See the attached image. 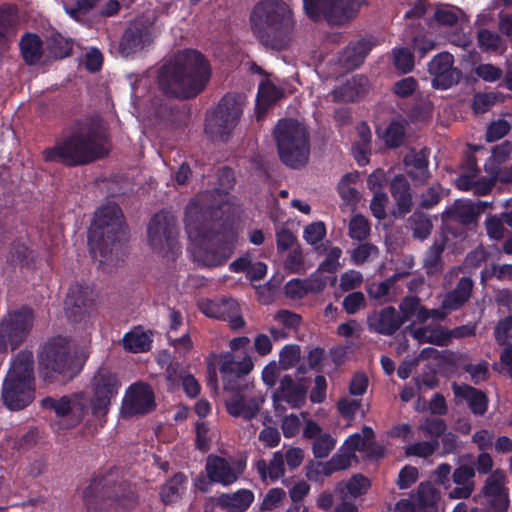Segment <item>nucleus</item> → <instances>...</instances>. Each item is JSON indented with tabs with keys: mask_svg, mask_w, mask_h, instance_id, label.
I'll list each match as a JSON object with an SVG mask.
<instances>
[{
	"mask_svg": "<svg viewBox=\"0 0 512 512\" xmlns=\"http://www.w3.org/2000/svg\"><path fill=\"white\" fill-rule=\"evenodd\" d=\"M112 141L108 130H74L43 151L45 162H59L66 167L94 163L108 156Z\"/></svg>",
	"mask_w": 512,
	"mask_h": 512,
	"instance_id": "nucleus-3",
	"label": "nucleus"
},
{
	"mask_svg": "<svg viewBox=\"0 0 512 512\" xmlns=\"http://www.w3.org/2000/svg\"><path fill=\"white\" fill-rule=\"evenodd\" d=\"M166 114H168L167 120L164 121L165 124L169 125H176V126H182V125H188V111H178L177 113H173L172 111L168 113L167 109L165 107H159L155 109L152 113H149L147 115V118L151 122V124H160V122H157L156 119L158 118H165Z\"/></svg>",
	"mask_w": 512,
	"mask_h": 512,
	"instance_id": "nucleus-45",
	"label": "nucleus"
},
{
	"mask_svg": "<svg viewBox=\"0 0 512 512\" xmlns=\"http://www.w3.org/2000/svg\"><path fill=\"white\" fill-rule=\"evenodd\" d=\"M388 202V196L384 191L373 193V198L370 202V210L372 215L378 220L386 218V204Z\"/></svg>",
	"mask_w": 512,
	"mask_h": 512,
	"instance_id": "nucleus-60",
	"label": "nucleus"
},
{
	"mask_svg": "<svg viewBox=\"0 0 512 512\" xmlns=\"http://www.w3.org/2000/svg\"><path fill=\"white\" fill-rule=\"evenodd\" d=\"M430 150L426 147L419 151L411 150L404 157V165L407 168V175L415 185H424L430 178L429 171Z\"/></svg>",
	"mask_w": 512,
	"mask_h": 512,
	"instance_id": "nucleus-22",
	"label": "nucleus"
},
{
	"mask_svg": "<svg viewBox=\"0 0 512 512\" xmlns=\"http://www.w3.org/2000/svg\"><path fill=\"white\" fill-rule=\"evenodd\" d=\"M479 211L476 210L471 203H455L452 207L448 208L442 216L443 223L446 230L454 236L457 233L452 230L453 223L460 225H470L476 223Z\"/></svg>",
	"mask_w": 512,
	"mask_h": 512,
	"instance_id": "nucleus-28",
	"label": "nucleus"
},
{
	"mask_svg": "<svg viewBox=\"0 0 512 512\" xmlns=\"http://www.w3.org/2000/svg\"><path fill=\"white\" fill-rule=\"evenodd\" d=\"M246 100L241 95L227 94L221 98L217 106L207 114L211 125L219 128H234L239 125H250L243 120Z\"/></svg>",
	"mask_w": 512,
	"mask_h": 512,
	"instance_id": "nucleus-15",
	"label": "nucleus"
},
{
	"mask_svg": "<svg viewBox=\"0 0 512 512\" xmlns=\"http://www.w3.org/2000/svg\"><path fill=\"white\" fill-rule=\"evenodd\" d=\"M439 494L430 484L421 483L414 496V512H439Z\"/></svg>",
	"mask_w": 512,
	"mask_h": 512,
	"instance_id": "nucleus-35",
	"label": "nucleus"
},
{
	"mask_svg": "<svg viewBox=\"0 0 512 512\" xmlns=\"http://www.w3.org/2000/svg\"><path fill=\"white\" fill-rule=\"evenodd\" d=\"M361 407V400L341 398L337 402V409L343 418L353 420Z\"/></svg>",
	"mask_w": 512,
	"mask_h": 512,
	"instance_id": "nucleus-62",
	"label": "nucleus"
},
{
	"mask_svg": "<svg viewBox=\"0 0 512 512\" xmlns=\"http://www.w3.org/2000/svg\"><path fill=\"white\" fill-rule=\"evenodd\" d=\"M19 45L21 55L27 64L34 65L42 58V41L37 35L30 33L24 35Z\"/></svg>",
	"mask_w": 512,
	"mask_h": 512,
	"instance_id": "nucleus-40",
	"label": "nucleus"
},
{
	"mask_svg": "<svg viewBox=\"0 0 512 512\" xmlns=\"http://www.w3.org/2000/svg\"><path fill=\"white\" fill-rule=\"evenodd\" d=\"M440 442L437 439L430 441H420L406 447V456H417L420 458H428L439 449Z\"/></svg>",
	"mask_w": 512,
	"mask_h": 512,
	"instance_id": "nucleus-47",
	"label": "nucleus"
},
{
	"mask_svg": "<svg viewBox=\"0 0 512 512\" xmlns=\"http://www.w3.org/2000/svg\"><path fill=\"white\" fill-rule=\"evenodd\" d=\"M342 306L347 314L354 315L366 307L365 296L361 291L351 292L344 297Z\"/></svg>",
	"mask_w": 512,
	"mask_h": 512,
	"instance_id": "nucleus-52",
	"label": "nucleus"
},
{
	"mask_svg": "<svg viewBox=\"0 0 512 512\" xmlns=\"http://www.w3.org/2000/svg\"><path fill=\"white\" fill-rule=\"evenodd\" d=\"M210 482L230 485L234 483L238 475L231 464L223 457L209 455L205 466Z\"/></svg>",
	"mask_w": 512,
	"mask_h": 512,
	"instance_id": "nucleus-30",
	"label": "nucleus"
},
{
	"mask_svg": "<svg viewBox=\"0 0 512 512\" xmlns=\"http://www.w3.org/2000/svg\"><path fill=\"white\" fill-rule=\"evenodd\" d=\"M39 370L45 381L67 383L80 373L82 364L71 353L69 341L58 336L43 346L39 354Z\"/></svg>",
	"mask_w": 512,
	"mask_h": 512,
	"instance_id": "nucleus-9",
	"label": "nucleus"
},
{
	"mask_svg": "<svg viewBox=\"0 0 512 512\" xmlns=\"http://www.w3.org/2000/svg\"><path fill=\"white\" fill-rule=\"evenodd\" d=\"M326 236V226L323 222H313L307 225L303 232V238L307 243L315 245Z\"/></svg>",
	"mask_w": 512,
	"mask_h": 512,
	"instance_id": "nucleus-56",
	"label": "nucleus"
},
{
	"mask_svg": "<svg viewBox=\"0 0 512 512\" xmlns=\"http://www.w3.org/2000/svg\"><path fill=\"white\" fill-rule=\"evenodd\" d=\"M369 379L364 372H356L349 383L348 391L352 396H362L366 393Z\"/></svg>",
	"mask_w": 512,
	"mask_h": 512,
	"instance_id": "nucleus-64",
	"label": "nucleus"
},
{
	"mask_svg": "<svg viewBox=\"0 0 512 512\" xmlns=\"http://www.w3.org/2000/svg\"><path fill=\"white\" fill-rule=\"evenodd\" d=\"M93 301L92 289L87 285L75 283L69 287L65 299L66 310L69 312L72 309L74 320L79 321L88 313Z\"/></svg>",
	"mask_w": 512,
	"mask_h": 512,
	"instance_id": "nucleus-21",
	"label": "nucleus"
},
{
	"mask_svg": "<svg viewBox=\"0 0 512 512\" xmlns=\"http://www.w3.org/2000/svg\"><path fill=\"white\" fill-rule=\"evenodd\" d=\"M420 306V299L417 296H406L399 305V317L403 324L410 320Z\"/></svg>",
	"mask_w": 512,
	"mask_h": 512,
	"instance_id": "nucleus-58",
	"label": "nucleus"
},
{
	"mask_svg": "<svg viewBox=\"0 0 512 512\" xmlns=\"http://www.w3.org/2000/svg\"><path fill=\"white\" fill-rule=\"evenodd\" d=\"M284 291L286 296L292 299H302L310 293L306 279L298 278L289 280L284 286Z\"/></svg>",
	"mask_w": 512,
	"mask_h": 512,
	"instance_id": "nucleus-54",
	"label": "nucleus"
},
{
	"mask_svg": "<svg viewBox=\"0 0 512 512\" xmlns=\"http://www.w3.org/2000/svg\"><path fill=\"white\" fill-rule=\"evenodd\" d=\"M474 288L473 280L468 276L461 277L456 286L443 295L444 309L451 314L463 308L472 296Z\"/></svg>",
	"mask_w": 512,
	"mask_h": 512,
	"instance_id": "nucleus-29",
	"label": "nucleus"
},
{
	"mask_svg": "<svg viewBox=\"0 0 512 512\" xmlns=\"http://www.w3.org/2000/svg\"><path fill=\"white\" fill-rule=\"evenodd\" d=\"M152 340L150 336L141 328H134L133 330L124 334L122 338L123 348L132 353H143L151 349Z\"/></svg>",
	"mask_w": 512,
	"mask_h": 512,
	"instance_id": "nucleus-38",
	"label": "nucleus"
},
{
	"mask_svg": "<svg viewBox=\"0 0 512 512\" xmlns=\"http://www.w3.org/2000/svg\"><path fill=\"white\" fill-rule=\"evenodd\" d=\"M403 325L399 312L393 306H386L381 310H373L367 316V326L371 332L384 336H392Z\"/></svg>",
	"mask_w": 512,
	"mask_h": 512,
	"instance_id": "nucleus-19",
	"label": "nucleus"
},
{
	"mask_svg": "<svg viewBox=\"0 0 512 512\" xmlns=\"http://www.w3.org/2000/svg\"><path fill=\"white\" fill-rule=\"evenodd\" d=\"M370 233V224L362 215L352 217L349 223V236L352 239L362 241L367 238Z\"/></svg>",
	"mask_w": 512,
	"mask_h": 512,
	"instance_id": "nucleus-50",
	"label": "nucleus"
},
{
	"mask_svg": "<svg viewBox=\"0 0 512 512\" xmlns=\"http://www.w3.org/2000/svg\"><path fill=\"white\" fill-rule=\"evenodd\" d=\"M363 275L359 271L349 270L340 277L339 287L342 291H351L361 286Z\"/></svg>",
	"mask_w": 512,
	"mask_h": 512,
	"instance_id": "nucleus-61",
	"label": "nucleus"
},
{
	"mask_svg": "<svg viewBox=\"0 0 512 512\" xmlns=\"http://www.w3.org/2000/svg\"><path fill=\"white\" fill-rule=\"evenodd\" d=\"M188 478L183 472H177L160 487L159 496L165 505L177 503L187 490Z\"/></svg>",
	"mask_w": 512,
	"mask_h": 512,
	"instance_id": "nucleus-33",
	"label": "nucleus"
},
{
	"mask_svg": "<svg viewBox=\"0 0 512 512\" xmlns=\"http://www.w3.org/2000/svg\"><path fill=\"white\" fill-rule=\"evenodd\" d=\"M37 254L21 241H14L11 244L7 261L13 266L31 268L35 264Z\"/></svg>",
	"mask_w": 512,
	"mask_h": 512,
	"instance_id": "nucleus-36",
	"label": "nucleus"
},
{
	"mask_svg": "<svg viewBox=\"0 0 512 512\" xmlns=\"http://www.w3.org/2000/svg\"><path fill=\"white\" fill-rule=\"evenodd\" d=\"M148 242L152 250L167 255L178 250L177 227L173 216L165 211L155 213L148 225Z\"/></svg>",
	"mask_w": 512,
	"mask_h": 512,
	"instance_id": "nucleus-14",
	"label": "nucleus"
},
{
	"mask_svg": "<svg viewBox=\"0 0 512 512\" xmlns=\"http://www.w3.org/2000/svg\"><path fill=\"white\" fill-rule=\"evenodd\" d=\"M127 240V226L123 212L115 202H108L97 209L92 227L88 231L90 252L106 258L117 252Z\"/></svg>",
	"mask_w": 512,
	"mask_h": 512,
	"instance_id": "nucleus-7",
	"label": "nucleus"
},
{
	"mask_svg": "<svg viewBox=\"0 0 512 512\" xmlns=\"http://www.w3.org/2000/svg\"><path fill=\"white\" fill-rule=\"evenodd\" d=\"M284 269L289 273L303 274L306 271L302 248L294 247L284 260Z\"/></svg>",
	"mask_w": 512,
	"mask_h": 512,
	"instance_id": "nucleus-48",
	"label": "nucleus"
},
{
	"mask_svg": "<svg viewBox=\"0 0 512 512\" xmlns=\"http://www.w3.org/2000/svg\"><path fill=\"white\" fill-rule=\"evenodd\" d=\"M307 388L303 383L295 382L291 375L280 379L279 387L272 395L274 408L277 410L280 402H286L293 408H300L306 399Z\"/></svg>",
	"mask_w": 512,
	"mask_h": 512,
	"instance_id": "nucleus-18",
	"label": "nucleus"
},
{
	"mask_svg": "<svg viewBox=\"0 0 512 512\" xmlns=\"http://www.w3.org/2000/svg\"><path fill=\"white\" fill-rule=\"evenodd\" d=\"M252 369L253 362L249 356L236 361L231 354L223 356L219 366L223 388L232 392L231 397L225 400L226 411L229 415L242 417L246 421L256 418L264 402L261 397L246 398L243 394V390L248 388V385L243 383V378Z\"/></svg>",
	"mask_w": 512,
	"mask_h": 512,
	"instance_id": "nucleus-6",
	"label": "nucleus"
},
{
	"mask_svg": "<svg viewBox=\"0 0 512 512\" xmlns=\"http://www.w3.org/2000/svg\"><path fill=\"white\" fill-rule=\"evenodd\" d=\"M351 464V455L334 454L322 467V473L330 476L334 472L347 469Z\"/></svg>",
	"mask_w": 512,
	"mask_h": 512,
	"instance_id": "nucleus-53",
	"label": "nucleus"
},
{
	"mask_svg": "<svg viewBox=\"0 0 512 512\" xmlns=\"http://www.w3.org/2000/svg\"><path fill=\"white\" fill-rule=\"evenodd\" d=\"M448 238L441 236L435 239L432 246L426 251L423 266L428 274H434L442 270V254L446 248Z\"/></svg>",
	"mask_w": 512,
	"mask_h": 512,
	"instance_id": "nucleus-37",
	"label": "nucleus"
},
{
	"mask_svg": "<svg viewBox=\"0 0 512 512\" xmlns=\"http://www.w3.org/2000/svg\"><path fill=\"white\" fill-rule=\"evenodd\" d=\"M368 89V79L355 75L332 92L335 101L353 102L364 96Z\"/></svg>",
	"mask_w": 512,
	"mask_h": 512,
	"instance_id": "nucleus-31",
	"label": "nucleus"
},
{
	"mask_svg": "<svg viewBox=\"0 0 512 512\" xmlns=\"http://www.w3.org/2000/svg\"><path fill=\"white\" fill-rule=\"evenodd\" d=\"M435 19L443 25H454L463 16L462 10L453 6H441L435 11Z\"/></svg>",
	"mask_w": 512,
	"mask_h": 512,
	"instance_id": "nucleus-51",
	"label": "nucleus"
},
{
	"mask_svg": "<svg viewBox=\"0 0 512 512\" xmlns=\"http://www.w3.org/2000/svg\"><path fill=\"white\" fill-rule=\"evenodd\" d=\"M92 397H88L89 413L98 420L100 427L107 421L112 402L116 400L121 383L117 375L100 367L91 380Z\"/></svg>",
	"mask_w": 512,
	"mask_h": 512,
	"instance_id": "nucleus-10",
	"label": "nucleus"
},
{
	"mask_svg": "<svg viewBox=\"0 0 512 512\" xmlns=\"http://www.w3.org/2000/svg\"><path fill=\"white\" fill-rule=\"evenodd\" d=\"M253 33L266 47L282 50L293 36L295 21L290 7L281 0H262L252 9Z\"/></svg>",
	"mask_w": 512,
	"mask_h": 512,
	"instance_id": "nucleus-5",
	"label": "nucleus"
},
{
	"mask_svg": "<svg viewBox=\"0 0 512 512\" xmlns=\"http://www.w3.org/2000/svg\"><path fill=\"white\" fill-rule=\"evenodd\" d=\"M283 90L271 81L265 80L259 84L256 97V105L254 111V120L249 122L250 125H261L262 120L266 116L269 108L283 97Z\"/></svg>",
	"mask_w": 512,
	"mask_h": 512,
	"instance_id": "nucleus-23",
	"label": "nucleus"
},
{
	"mask_svg": "<svg viewBox=\"0 0 512 512\" xmlns=\"http://www.w3.org/2000/svg\"><path fill=\"white\" fill-rule=\"evenodd\" d=\"M17 23L18 17L14 8H0V45L15 35Z\"/></svg>",
	"mask_w": 512,
	"mask_h": 512,
	"instance_id": "nucleus-44",
	"label": "nucleus"
},
{
	"mask_svg": "<svg viewBox=\"0 0 512 512\" xmlns=\"http://www.w3.org/2000/svg\"><path fill=\"white\" fill-rule=\"evenodd\" d=\"M254 500L251 490L241 489L232 495L222 494L219 497V504L222 507L233 508L236 512H243L249 508Z\"/></svg>",
	"mask_w": 512,
	"mask_h": 512,
	"instance_id": "nucleus-42",
	"label": "nucleus"
},
{
	"mask_svg": "<svg viewBox=\"0 0 512 512\" xmlns=\"http://www.w3.org/2000/svg\"><path fill=\"white\" fill-rule=\"evenodd\" d=\"M375 46L373 39H360L350 43L341 55V63L347 69H353L363 63L366 56Z\"/></svg>",
	"mask_w": 512,
	"mask_h": 512,
	"instance_id": "nucleus-32",
	"label": "nucleus"
},
{
	"mask_svg": "<svg viewBox=\"0 0 512 512\" xmlns=\"http://www.w3.org/2000/svg\"><path fill=\"white\" fill-rule=\"evenodd\" d=\"M151 41L152 35L148 26L133 24L126 30L122 37L120 52L125 57L130 56L144 49Z\"/></svg>",
	"mask_w": 512,
	"mask_h": 512,
	"instance_id": "nucleus-26",
	"label": "nucleus"
},
{
	"mask_svg": "<svg viewBox=\"0 0 512 512\" xmlns=\"http://www.w3.org/2000/svg\"><path fill=\"white\" fill-rule=\"evenodd\" d=\"M474 463L459 464L452 472V482L457 485L449 492L451 499H467L475 490Z\"/></svg>",
	"mask_w": 512,
	"mask_h": 512,
	"instance_id": "nucleus-24",
	"label": "nucleus"
},
{
	"mask_svg": "<svg viewBox=\"0 0 512 512\" xmlns=\"http://www.w3.org/2000/svg\"><path fill=\"white\" fill-rule=\"evenodd\" d=\"M54 412L58 417H64L73 412L77 415V422H79L89 414L88 397L84 393L75 394L72 399L63 396L56 400Z\"/></svg>",
	"mask_w": 512,
	"mask_h": 512,
	"instance_id": "nucleus-34",
	"label": "nucleus"
},
{
	"mask_svg": "<svg viewBox=\"0 0 512 512\" xmlns=\"http://www.w3.org/2000/svg\"><path fill=\"white\" fill-rule=\"evenodd\" d=\"M34 310L28 305L8 311L0 320V353L22 345L34 326Z\"/></svg>",
	"mask_w": 512,
	"mask_h": 512,
	"instance_id": "nucleus-11",
	"label": "nucleus"
},
{
	"mask_svg": "<svg viewBox=\"0 0 512 512\" xmlns=\"http://www.w3.org/2000/svg\"><path fill=\"white\" fill-rule=\"evenodd\" d=\"M256 469L261 479L265 480L269 477L272 481H277L285 473L283 454L280 451L275 452L269 463L264 459L258 460Z\"/></svg>",
	"mask_w": 512,
	"mask_h": 512,
	"instance_id": "nucleus-39",
	"label": "nucleus"
},
{
	"mask_svg": "<svg viewBox=\"0 0 512 512\" xmlns=\"http://www.w3.org/2000/svg\"><path fill=\"white\" fill-rule=\"evenodd\" d=\"M474 72L477 77L485 82H496L503 76V70L490 63L479 64Z\"/></svg>",
	"mask_w": 512,
	"mask_h": 512,
	"instance_id": "nucleus-57",
	"label": "nucleus"
},
{
	"mask_svg": "<svg viewBox=\"0 0 512 512\" xmlns=\"http://www.w3.org/2000/svg\"><path fill=\"white\" fill-rule=\"evenodd\" d=\"M155 408L154 392L148 384L135 383L129 387L124 409L130 415H143Z\"/></svg>",
	"mask_w": 512,
	"mask_h": 512,
	"instance_id": "nucleus-20",
	"label": "nucleus"
},
{
	"mask_svg": "<svg viewBox=\"0 0 512 512\" xmlns=\"http://www.w3.org/2000/svg\"><path fill=\"white\" fill-rule=\"evenodd\" d=\"M505 484L506 475L501 469H496L486 478L479 497L484 499L487 512H507L510 499Z\"/></svg>",
	"mask_w": 512,
	"mask_h": 512,
	"instance_id": "nucleus-16",
	"label": "nucleus"
},
{
	"mask_svg": "<svg viewBox=\"0 0 512 512\" xmlns=\"http://www.w3.org/2000/svg\"><path fill=\"white\" fill-rule=\"evenodd\" d=\"M336 440L329 434L323 433L313 440L312 452L315 458H326L330 452L335 448Z\"/></svg>",
	"mask_w": 512,
	"mask_h": 512,
	"instance_id": "nucleus-49",
	"label": "nucleus"
},
{
	"mask_svg": "<svg viewBox=\"0 0 512 512\" xmlns=\"http://www.w3.org/2000/svg\"><path fill=\"white\" fill-rule=\"evenodd\" d=\"M428 71L433 76L432 86L445 90L458 83L461 72L454 67V57L448 52H442L432 58Z\"/></svg>",
	"mask_w": 512,
	"mask_h": 512,
	"instance_id": "nucleus-17",
	"label": "nucleus"
},
{
	"mask_svg": "<svg viewBox=\"0 0 512 512\" xmlns=\"http://www.w3.org/2000/svg\"><path fill=\"white\" fill-rule=\"evenodd\" d=\"M309 18L324 17L331 24H344L356 16L360 8L358 0H303Z\"/></svg>",
	"mask_w": 512,
	"mask_h": 512,
	"instance_id": "nucleus-13",
	"label": "nucleus"
},
{
	"mask_svg": "<svg viewBox=\"0 0 512 512\" xmlns=\"http://www.w3.org/2000/svg\"><path fill=\"white\" fill-rule=\"evenodd\" d=\"M425 437L437 439L441 437L447 430L446 421L439 417H426L418 426Z\"/></svg>",
	"mask_w": 512,
	"mask_h": 512,
	"instance_id": "nucleus-46",
	"label": "nucleus"
},
{
	"mask_svg": "<svg viewBox=\"0 0 512 512\" xmlns=\"http://www.w3.org/2000/svg\"><path fill=\"white\" fill-rule=\"evenodd\" d=\"M503 223L502 217L490 216L486 219L485 228L490 239L495 241L503 239L505 232Z\"/></svg>",
	"mask_w": 512,
	"mask_h": 512,
	"instance_id": "nucleus-63",
	"label": "nucleus"
},
{
	"mask_svg": "<svg viewBox=\"0 0 512 512\" xmlns=\"http://www.w3.org/2000/svg\"><path fill=\"white\" fill-rule=\"evenodd\" d=\"M455 398L464 400L471 412L476 416H483L488 409L489 398L485 392L468 384H452Z\"/></svg>",
	"mask_w": 512,
	"mask_h": 512,
	"instance_id": "nucleus-27",
	"label": "nucleus"
},
{
	"mask_svg": "<svg viewBox=\"0 0 512 512\" xmlns=\"http://www.w3.org/2000/svg\"><path fill=\"white\" fill-rule=\"evenodd\" d=\"M370 481L362 474L352 476L346 484L347 492L354 498L362 496L370 487Z\"/></svg>",
	"mask_w": 512,
	"mask_h": 512,
	"instance_id": "nucleus-55",
	"label": "nucleus"
},
{
	"mask_svg": "<svg viewBox=\"0 0 512 512\" xmlns=\"http://www.w3.org/2000/svg\"><path fill=\"white\" fill-rule=\"evenodd\" d=\"M87 512H107L110 509L131 511L139 498L131 484L124 480L116 467L97 473L83 492Z\"/></svg>",
	"mask_w": 512,
	"mask_h": 512,
	"instance_id": "nucleus-4",
	"label": "nucleus"
},
{
	"mask_svg": "<svg viewBox=\"0 0 512 512\" xmlns=\"http://www.w3.org/2000/svg\"><path fill=\"white\" fill-rule=\"evenodd\" d=\"M477 41L480 49L483 51L503 53L506 50L505 41L502 37L488 29H480L478 31Z\"/></svg>",
	"mask_w": 512,
	"mask_h": 512,
	"instance_id": "nucleus-43",
	"label": "nucleus"
},
{
	"mask_svg": "<svg viewBox=\"0 0 512 512\" xmlns=\"http://www.w3.org/2000/svg\"><path fill=\"white\" fill-rule=\"evenodd\" d=\"M34 356L19 351L13 359L2 386V400L10 410H21L34 400Z\"/></svg>",
	"mask_w": 512,
	"mask_h": 512,
	"instance_id": "nucleus-8",
	"label": "nucleus"
},
{
	"mask_svg": "<svg viewBox=\"0 0 512 512\" xmlns=\"http://www.w3.org/2000/svg\"><path fill=\"white\" fill-rule=\"evenodd\" d=\"M389 191L395 201L398 217H404L413 208V194L409 181L403 174L395 175L389 185Z\"/></svg>",
	"mask_w": 512,
	"mask_h": 512,
	"instance_id": "nucleus-25",
	"label": "nucleus"
},
{
	"mask_svg": "<svg viewBox=\"0 0 512 512\" xmlns=\"http://www.w3.org/2000/svg\"><path fill=\"white\" fill-rule=\"evenodd\" d=\"M223 189L213 188L191 198L185 208V230L197 243L193 247L195 261L206 267L224 265L232 256L237 232L228 219H223L228 192L235 182L234 172L223 167L218 176Z\"/></svg>",
	"mask_w": 512,
	"mask_h": 512,
	"instance_id": "nucleus-1",
	"label": "nucleus"
},
{
	"mask_svg": "<svg viewBox=\"0 0 512 512\" xmlns=\"http://www.w3.org/2000/svg\"><path fill=\"white\" fill-rule=\"evenodd\" d=\"M212 69L207 58L196 50L178 52L160 73L159 84L169 95L190 99L199 95L207 86Z\"/></svg>",
	"mask_w": 512,
	"mask_h": 512,
	"instance_id": "nucleus-2",
	"label": "nucleus"
},
{
	"mask_svg": "<svg viewBox=\"0 0 512 512\" xmlns=\"http://www.w3.org/2000/svg\"><path fill=\"white\" fill-rule=\"evenodd\" d=\"M280 160L298 169L307 164L310 153L309 130H273Z\"/></svg>",
	"mask_w": 512,
	"mask_h": 512,
	"instance_id": "nucleus-12",
	"label": "nucleus"
},
{
	"mask_svg": "<svg viewBox=\"0 0 512 512\" xmlns=\"http://www.w3.org/2000/svg\"><path fill=\"white\" fill-rule=\"evenodd\" d=\"M219 320L228 321L233 330L243 329L245 321L240 315V307L236 300L232 298H222L221 309L219 311Z\"/></svg>",
	"mask_w": 512,
	"mask_h": 512,
	"instance_id": "nucleus-41",
	"label": "nucleus"
},
{
	"mask_svg": "<svg viewBox=\"0 0 512 512\" xmlns=\"http://www.w3.org/2000/svg\"><path fill=\"white\" fill-rule=\"evenodd\" d=\"M342 255V250L339 247H331L326 255V258L320 263L318 270L327 273H335L339 266V259Z\"/></svg>",
	"mask_w": 512,
	"mask_h": 512,
	"instance_id": "nucleus-59",
	"label": "nucleus"
}]
</instances>
